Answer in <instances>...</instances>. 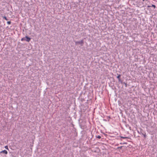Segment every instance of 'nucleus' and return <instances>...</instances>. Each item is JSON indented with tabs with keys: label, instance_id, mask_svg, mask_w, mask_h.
<instances>
[{
	"label": "nucleus",
	"instance_id": "nucleus-10",
	"mask_svg": "<svg viewBox=\"0 0 157 157\" xmlns=\"http://www.w3.org/2000/svg\"><path fill=\"white\" fill-rule=\"evenodd\" d=\"M7 23L8 25H10L11 24V22L10 21H8L7 22Z\"/></svg>",
	"mask_w": 157,
	"mask_h": 157
},
{
	"label": "nucleus",
	"instance_id": "nucleus-5",
	"mask_svg": "<svg viewBox=\"0 0 157 157\" xmlns=\"http://www.w3.org/2000/svg\"><path fill=\"white\" fill-rule=\"evenodd\" d=\"M152 7L154 8H156V6L154 5H152L151 6H148V7Z\"/></svg>",
	"mask_w": 157,
	"mask_h": 157
},
{
	"label": "nucleus",
	"instance_id": "nucleus-11",
	"mask_svg": "<svg viewBox=\"0 0 157 157\" xmlns=\"http://www.w3.org/2000/svg\"><path fill=\"white\" fill-rule=\"evenodd\" d=\"M5 148L7 150H9V148L7 146H6L5 147Z\"/></svg>",
	"mask_w": 157,
	"mask_h": 157
},
{
	"label": "nucleus",
	"instance_id": "nucleus-4",
	"mask_svg": "<svg viewBox=\"0 0 157 157\" xmlns=\"http://www.w3.org/2000/svg\"><path fill=\"white\" fill-rule=\"evenodd\" d=\"M1 153H3L5 154H7L8 153L7 151L6 150H4L0 152Z\"/></svg>",
	"mask_w": 157,
	"mask_h": 157
},
{
	"label": "nucleus",
	"instance_id": "nucleus-14",
	"mask_svg": "<svg viewBox=\"0 0 157 157\" xmlns=\"http://www.w3.org/2000/svg\"><path fill=\"white\" fill-rule=\"evenodd\" d=\"M125 86L127 87V84H126V83H125Z\"/></svg>",
	"mask_w": 157,
	"mask_h": 157
},
{
	"label": "nucleus",
	"instance_id": "nucleus-2",
	"mask_svg": "<svg viewBox=\"0 0 157 157\" xmlns=\"http://www.w3.org/2000/svg\"><path fill=\"white\" fill-rule=\"evenodd\" d=\"M75 45H77L78 44H80L81 46L83 45L84 42L83 40H81V41H75Z\"/></svg>",
	"mask_w": 157,
	"mask_h": 157
},
{
	"label": "nucleus",
	"instance_id": "nucleus-13",
	"mask_svg": "<svg viewBox=\"0 0 157 157\" xmlns=\"http://www.w3.org/2000/svg\"><path fill=\"white\" fill-rule=\"evenodd\" d=\"M143 135L144 136V137H145V136H146L145 134H143Z\"/></svg>",
	"mask_w": 157,
	"mask_h": 157
},
{
	"label": "nucleus",
	"instance_id": "nucleus-15",
	"mask_svg": "<svg viewBox=\"0 0 157 157\" xmlns=\"http://www.w3.org/2000/svg\"><path fill=\"white\" fill-rule=\"evenodd\" d=\"M143 1H147L148 0H142Z\"/></svg>",
	"mask_w": 157,
	"mask_h": 157
},
{
	"label": "nucleus",
	"instance_id": "nucleus-8",
	"mask_svg": "<svg viewBox=\"0 0 157 157\" xmlns=\"http://www.w3.org/2000/svg\"><path fill=\"white\" fill-rule=\"evenodd\" d=\"M120 137L121 138H123V139H127V138H128V137H124V136H120Z\"/></svg>",
	"mask_w": 157,
	"mask_h": 157
},
{
	"label": "nucleus",
	"instance_id": "nucleus-3",
	"mask_svg": "<svg viewBox=\"0 0 157 157\" xmlns=\"http://www.w3.org/2000/svg\"><path fill=\"white\" fill-rule=\"evenodd\" d=\"M121 76V75L119 74L118 75V76L117 77V78L118 79L119 82H120L121 83H122V82L121 79L120 78Z\"/></svg>",
	"mask_w": 157,
	"mask_h": 157
},
{
	"label": "nucleus",
	"instance_id": "nucleus-12",
	"mask_svg": "<svg viewBox=\"0 0 157 157\" xmlns=\"http://www.w3.org/2000/svg\"><path fill=\"white\" fill-rule=\"evenodd\" d=\"M122 147L123 146H121V147H118L117 148V149H121Z\"/></svg>",
	"mask_w": 157,
	"mask_h": 157
},
{
	"label": "nucleus",
	"instance_id": "nucleus-6",
	"mask_svg": "<svg viewBox=\"0 0 157 157\" xmlns=\"http://www.w3.org/2000/svg\"><path fill=\"white\" fill-rule=\"evenodd\" d=\"M96 137L97 138H98L99 139H100L101 138V136H99V135H98V136H96Z\"/></svg>",
	"mask_w": 157,
	"mask_h": 157
},
{
	"label": "nucleus",
	"instance_id": "nucleus-7",
	"mask_svg": "<svg viewBox=\"0 0 157 157\" xmlns=\"http://www.w3.org/2000/svg\"><path fill=\"white\" fill-rule=\"evenodd\" d=\"M3 18H4L5 20L7 21L8 20V19L7 18L6 16L3 17Z\"/></svg>",
	"mask_w": 157,
	"mask_h": 157
},
{
	"label": "nucleus",
	"instance_id": "nucleus-9",
	"mask_svg": "<svg viewBox=\"0 0 157 157\" xmlns=\"http://www.w3.org/2000/svg\"><path fill=\"white\" fill-rule=\"evenodd\" d=\"M111 118V117L109 116H107V119H108V121H109L110 119Z\"/></svg>",
	"mask_w": 157,
	"mask_h": 157
},
{
	"label": "nucleus",
	"instance_id": "nucleus-1",
	"mask_svg": "<svg viewBox=\"0 0 157 157\" xmlns=\"http://www.w3.org/2000/svg\"><path fill=\"white\" fill-rule=\"evenodd\" d=\"M21 40L22 41L25 40L27 42H29L31 40V38L27 36H25V37L22 38Z\"/></svg>",
	"mask_w": 157,
	"mask_h": 157
}]
</instances>
